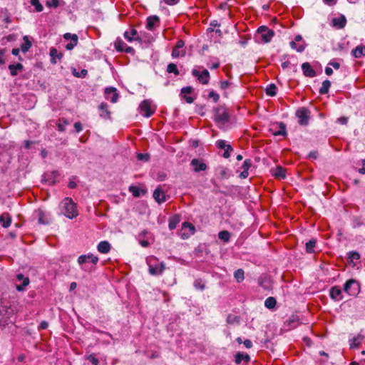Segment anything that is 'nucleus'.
<instances>
[{
    "instance_id": "nucleus-59",
    "label": "nucleus",
    "mask_w": 365,
    "mask_h": 365,
    "mask_svg": "<svg viewBox=\"0 0 365 365\" xmlns=\"http://www.w3.org/2000/svg\"><path fill=\"white\" fill-rule=\"evenodd\" d=\"M48 322H46V321H43L40 323L38 326V329H46L48 327Z\"/></svg>"
},
{
    "instance_id": "nucleus-7",
    "label": "nucleus",
    "mask_w": 365,
    "mask_h": 365,
    "mask_svg": "<svg viewBox=\"0 0 365 365\" xmlns=\"http://www.w3.org/2000/svg\"><path fill=\"white\" fill-rule=\"evenodd\" d=\"M140 113L146 118L150 117L155 112V108L153 107L152 101L150 100L143 101L139 106Z\"/></svg>"
},
{
    "instance_id": "nucleus-13",
    "label": "nucleus",
    "mask_w": 365,
    "mask_h": 365,
    "mask_svg": "<svg viewBox=\"0 0 365 365\" xmlns=\"http://www.w3.org/2000/svg\"><path fill=\"white\" fill-rule=\"evenodd\" d=\"M229 115L226 111L222 109L217 108L215 110L214 120L220 123H225L228 121Z\"/></svg>"
},
{
    "instance_id": "nucleus-1",
    "label": "nucleus",
    "mask_w": 365,
    "mask_h": 365,
    "mask_svg": "<svg viewBox=\"0 0 365 365\" xmlns=\"http://www.w3.org/2000/svg\"><path fill=\"white\" fill-rule=\"evenodd\" d=\"M61 213L69 219H73L78 215L77 205L71 197H65L60 203Z\"/></svg>"
},
{
    "instance_id": "nucleus-35",
    "label": "nucleus",
    "mask_w": 365,
    "mask_h": 365,
    "mask_svg": "<svg viewBox=\"0 0 365 365\" xmlns=\"http://www.w3.org/2000/svg\"><path fill=\"white\" fill-rule=\"evenodd\" d=\"M331 86V82L329 80H325L322 82V85L319 88V93L322 95L327 94L329 92Z\"/></svg>"
},
{
    "instance_id": "nucleus-8",
    "label": "nucleus",
    "mask_w": 365,
    "mask_h": 365,
    "mask_svg": "<svg viewBox=\"0 0 365 365\" xmlns=\"http://www.w3.org/2000/svg\"><path fill=\"white\" fill-rule=\"evenodd\" d=\"M195 232V226L188 222H185L182 225V229L180 232V236L182 239H188L191 235Z\"/></svg>"
},
{
    "instance_id": "nucleus-21",
    "label": "nucleus",
    "mask_w": 365,
    "mask_h": 365,
    "mask_svg": "<svg viewBox=\"0 0 365 365\" xmlns=\"http://www.w3.org/2000/svg\"><path fill=\"white\" fill-rule=\"evenodd\" d=\"M153 197L158 203H162L166 200L165 195L161 187H157L153 192Z\"/></svg>"
},
{
    "instance_id": "nucleus-4",
    "label": "nucleus",
    "mask_w": 365,
    "mask_h": 365,
    "mask_svg": "<svg viewBox=\"0 0 365 365\" xmlns=\"http://www.w3.org/2000/svg\"><path fill=\"white\" fill-rule=\"evenodd\" d=\"M13 314V309L0 302V325L7 324Z\"/></svg>"
},
{
    "instance_id": "nucleus-63",
    "label": "nucleus",
    "mask_w": 365,
    "mask_h": 365,
    "mask_svg": "<svg viewBox=\"0 0 365 365\" xmlns=\"http://www.w3.org/2000/svg\"><path fill=\"white\" fill-rule=\"evenodd\" d=\"M249 175V173L247 170H243L240 174V178H242V179H245L248 177Z\"/></svg>"
},
{
    "instance_id": "nucleus-48",
    "label": "nucleus",
    "mask_w": 365,
    "mask_h": 365,
    "mask_svg": "<svg viewBox=\"0 0 365 365\" xmlns=\"http://www.w3.org/2000/svg\"><path fill=\"white\" fill-rule=\"evenodd\" d=\"M290 46L297 52H302L305 48L302 44L297 46L296 41H294L290 42Z\"/></svg>"
},
{
    "instance_id": "nucleus-54",
    "label": "nucleus",
    "mask_w": 365,
    "mask_h": 365,
    "mask_svg": "<svg viewBox=\"0 0 365 365\" xmlns=\"http://www.w3.org/2000/svg\"><path fill=\"white\" fill-rule=\"evenodd\" d=\"M88 359L94 365H98V359L95 357L93 355H89V356L88 357Z\"/></svg>"
},
{
    "instance_id": "nucleus-28",
    "label": "nucleus",
    "mask_w": 365,
    "mask_h": 365,
    "mask_svg": "<svg viewBox=\"0 0 365 365\" xmlns=\"http://www.w3.org/2000/svg\"><path fill=\"white\" fill-rule=\"evenodd\" d=\"M10 73L12 76H15L18 74V72L22 71L24 69L23 65L20 63L16 64H10L9 66Z\"/></svg>"
},
{
    "instance_id": "nucleus-33",
    "label": "nucleus",
    "mask_w": 365,
    "mask_h": 365,
    "mask_svg": "<svg viewBox=\"0 0 365 365\" xmlns=\"http://www.w3.org/2000/svg\"><path fill=\"white\" fill-rule=\"evenodd\" d=\"M100 115L104 118H109L110 113L108 110V106L105 103H101L98 107Z\"/></svg>"
},
{
    "instance_id": "nucleus-5",
    "label": "nucleus",
    "mask_w": 365,
    "mask_h": 365,
    "mask_svg": "<svg viewBox=\"0 0 365 365\" xmlns=\"http://www.w3.org/2000/svg\"><path fill=\"white\" fill-rule=\"evenodd\" d=\"M344 291L349 296H356L360 291L359 283L354 279H350L344 284Z\"/></svg>"
},
{
    "instance_id": "nucleus-40",
    "label": "nucleus",
    "mask_w": 365,
    "mask_h": 365,
    "mask_svg": "<svg viewBox=\"0 0 365 365\" xmlns=\"http://www.w3.org/2000/svg\"><path fill=\"white\" fill-rule=\"evenodd\" d=\"M348 258L350 263H354L355 261L360 259V255L359 252L355 251L349 252L348 253Z\"/></svg>"
},
{
    "instance_id": "nucleus-32",
    "label": "nucleus",
    "mask_w": 365,
    "mask_h": 365,
    "mask_svg": "<svg viewBox=\"0 0 365 365\" xmlns=\"http://www.w3.org/2000/svg\"><path fill=\"white\" fill-rule=\"evenodd\" d=\"M24 43L21 46V50L23 53H26L32 46V43L27 36L23 38Z\"/></svg>"
},
{
    "instance_id": "nucleus-34",
    "label": "nucleus",
    "mask_w": 365,
    "mask_h": 365,
    "mask_svg": "<svg viewBox=\"0 0 365 365\" xmlns=\"http://www.w3.org/2000/svg\"><path fill=\"white\" fill-rule=\"evenodd\" d=\"M17 279L19 280H23V284L22 285H17L16 289L18 291H23L24 287L29 285V279L28 277H24L23 274H20L17 275Z\"/></svg>"
},
{
    "instance_id": "nucleus-47",
    "label": "nucleus",
    "mask_w": 365,
    "mask_h": 365,
    "mask_svg": "<svg viewBox=\"0 0 365 365\" xmlns=\"http://www.w3.org/2000/svg\"><path fill=\"white\" fill-rule=\"evenodd\" d=\"M194 287L197 289H200L201 291L204 290L205 286V284L202 282V281L200 279H197L195 280Z\"/></svg>"
},
{
    "instance_id": "nucleus-42",
    "label": "nucleus",
    "mask_w": 365,
    "mask_h": 365,
    "mask_svg": "<svg viewBox=\"0 0 365 365\" xmlns=\"http://www.w3.org/2000/svg\"><path fill=\"white\" fill-rule=\"evenodd\" d=\"M218 237L225 242H227L230 238V233L226 230L221 231L218 233Z\"/></svg>"
},
{
    "instance_id": "nucleus-64",
    "label": "nucleus",
    "mask_w": 365,
    "mask_h": 365,
    "mask_svg": "<svg viewBox=\"0 0 365 365\" xmlns=\"http://www.w3.org/2000/svg\"><path fill=\"white\" fill-rule=\"evenodd\" d=\"M123 51L127 53H132L134 51V49L132 47L126 45Z\"/></svg>"
},
{
    "instance_id": "nucleus-60",
    "label": "nucleus",
    "mask_w": 365,
    "mask_h": 365,
    "mask_svg": "<svg viewBox=\"0 0 365 365\" xmlns=\"http://www.w3.org/2000/svg\"><path fill=\"white\" fill-rule=\"evenodd\" d=\"M75 34H71L70 33H66L63 35V38L66 39V40H70L71 41V40L73 39V36H74Z\"/></svg>"
},
{
    "instance_id": "nucleus-22",
    "label": "nucleus",
    "mask_w": 365,
    "mask_h": 365,
    "mask_svg": "<svg viewBox=\"0 0 365 365\" xmlns=\"http://www.w3.org/2000/svg\"><path fill=\"white\" fill-rule=\"evenodd\" d=\"M351 55L355 58H360L365 56V46L359 45L351 51Z\"/></svg>"
},
{
    "instance_id": "nucleus-23",
    "label": "nucleus",
    "mask_w": 365,
    "mask_h": 365,
    "mask_svg": "<svg viewBox=\"0 0 365 365\" xmlns=\"http://www.w3.org/2000/svg\"><path fill=\"white\" fill-rule=\"evenodd\" d=\"M250 361V356L247 354L237 352L235 356V361L237 364H241L242 361L248 363Z\"/></svg>"
},
{
    "instance_id": "nucleus-29",
    "label": "nucleus",
    "mask_w": 365,
    "mask_h": 365,
    "mask_svg": "<svg viewBox=\"0 0 365 365\" xmlns=\"http://www.w3.org/2000/svg\"><path fill=\"white\" fill-rule=\"evenodd\" d=\"M0 223L1 225L7 228L11 225V217L8 213H4L0 216Z\"/></svg>"
},
{
    "instance_id": "nucleus-39",
    "label": "nucleus",
    "mask_w": 365,
    "mask_h": 365,
    "mask_svg": "<svg viewBox=\"0 0 365 365\" xmlns=\"http://www.w3.org/2000/svg\"><path fill=\"white\" fill-rule=\"evenodd\" d=\"M266 94L269 96H274L277 94V86L274 83L269 84L266 88Z\"/></svg>"
},
{
    "instance_id": "nucleus-2",
    "label": "nucleus",
    "mask_w": 365,
    "mask_h": 365,
    "mask_svg": "<svg viewBox=\"0 0 365 365\" xmlns=\"http://www.w3.org/2000/svg\"><path fill=\"white\" fill-rule=\"evenodd\" d=\"M146 262L148 266V271L151 275H160L165 269V264L163 262L154 256H149L146 258Z\"/></svg>"
},
{
    "instance_id": "nucleus-27",
    "label": "nucleus",
    "mask_w": 365,
    "mask_h": 365,
    "mask_svg": "<svg viewBox=\"0 0 365 365\" xmlns=\"http://www.w3.org/2000/svg\"><path fill=\"white\" fill-rule=\"evenodd\" d=\"M363 340V336L361 334H357L349 339V345L351 349L358 347Z\"/></svg>"
},
{
    "instance_id": "nucleus-41",
    "label": "nucleus",
    "mask_w": 365,
    "mask_h": 365,
    "mask_svg": "<svg viewBox=\"0 0 365 365\" xmlns=\"http://www.w3.org/2000/svg\"><path fill=\"white\" fill-rule=\"evenodd\" d=\"M316 240L312 239L306 243V251L307 253H313L314 252V248L316 245Z\"/></svg>"
},
{
    "instance_id": "nucleus-26",
    "label": "nucleus",
    "mask_w": 365,
    "mask_h": 365,
    "mask_svg": "<svg viewBox=\"0 0 365 365\" xmlns=\"http://www.w3.org/2000/svg\"><path fill=\"white\" fill-rule=\"evenodd\" d=\"M124 37L130 42L139 39L138 31L135 29L125 31Z\"/></svg>"
},
{
    "instance_id": "nucleus-37",
    "label": "nucleus",
    "mask_w": 365,
    "mask_h": 365,
    "mask_svg": "<svg viewBox=\"0 0 365 365\" xmlns=\"http://www.w3.org/2000/svg\"><path fill=\"white\" fill-rule=\"evenodd\" d=\"M234 277L237 282H242L245 279V272L242 269H237L234 273Z\"/></svg>"
},
{
    "instance_id": "nucleus-57",
    "label": "nucleus",
    "mask_w": 365,
    "mask_h": 365,
    "mask_svg": "<svg viewBox=\"0 0 365 365\" xmlns=\"http://www.w3.org/2000/svg\"><path fill=\"white\" fill-rule=\"evenodd\" d=\"M50 54H51V56L52 58V62L53 63H56V61H53V59L54 58V57L56 56H57L58 58H60V56H58V51L56 48H52L50 51Z\"/></svg>"
},
{
    "instance_id": "nucleus-17",
    "label": "nucleus",
    "mask_w": 365,
    "mask_h": 365,
    "mask_svg": "<svg viewBox=\"0 0 365 365\" xmlns=\"http://www.w3.org/2000/svg\"><path fill=\"white\" fill-rule=\"evenodd\" d=\"M190 165L193 168V170L196 173L204 171L207 169V165L202 160L194 158L191 160Z\"/></svg>"
},
{
    "instance_id": "nucleus-44",
    "label": "nucleus",
    "mask_w": 365,
    "mask_h": 365,
    "mask_svg": "<svg viewBox=\"0 0 365 365\" xmlns=\"http://www.w3.org/2000/svg\"><path fill=\"white\" fill-rule=\"evenodd\" d=\"M30 3L33 6L35 7V11L36 12H41L43 11V6L39 0H31Z\"/></svg>"
},
{
    "instance_id": "nucleus-12",
    "label": "nucleus",
    "mask_w": 365,
    "mask_h": 365,
    "mask_svg": "<svg viewBox=\"0 0 365 365\" xmlns=\"http://www.w3.org/2000/svg\"><path fill=\"white\" fill-rule=\"evenodd\" d=\"M216 146L221 150H224L225 152L222 156L225 158H228L230 156V153L233 150L232 147L227 144L225 140H218L216 141Z\"/></svg>"
},
{
    "instance_id": "nucleus-52",
    "label": "nucleus",
    "mask_w": 365,
    "mask_h": 365,
    "mask_svg": "<svg viewBox=\"0 0 365 365\" xmlns=\"http://www.w3.org/2000/svg\"><path fill=\"white\" fill-rule=\"evenodd\" d=\"M251 166H252V160L250 159H246L242 165V169L243 170L248 171Z\"/></svg>"
},
{
    "instance_id": "nucleus-24",
    "label": "nucleus",
    "mask_w": 365,
    "mask_h": 365,
    "mask_svg": "<svg viewBox=\"0 0 365 365\" xmlns=\"http://www.w3.org/2000/svg\"><path fill=\"white\" fill-rule=\"evenodd\" d=\"M110 244L108 241H101L97 246V250L102 254H107L110 250Z\"/></svg>"
},
{
    "instance_id": "nucleus-9",
    "label": "nucleus",
    "mask_w": 365,
    "mask_h": 365,
    "mask_svg": "<svg viewBox=\"0 0 365 365\" xmlns=\"http://www.w3.org/2000/svg\"><path fill=\"white\" fill-rule=\"evenodd\" d=\"M310 112L306 108H301L296 112V116L298 118V123L301 125H307L309 123Z\"/></svg>"
},
{
    "instance_id": "nucleus-10",
    "label": "nucleus",
    "mask_w": 365,
    "mask_h": 365,
    "mask_svg": "<svg viewBox=\"0 0 365 365\" xmlns=\"http://www.w3.org/2000/svg\"><path fill=\"white\" fill-rule=\"evenodd\" d=\"M192 74L193 76L196 77L198 81L202 84H207L210 81V73L206 69H204L202 71L193 69L192 71Z\"/></svg>"
},
{
    "instance_id": "nucleus-16",
    "label": "nucleus",
    "mask_w": 365,
    "mask_h": 365,
    "mask_svg": "<svg viewBox=\"0 0 365 365\" xmlns=\"http://www.w3.org/2000/svg\"><path fill=\"white\" fill-rule=\"evenodd\" d=\"M330 298L334 301L339 302L344 298L342 291L338 286H334L329 291Z\"/></svg>"
},
{
    "instance_id": "nucleus-61",
    "label": "nucleus",
    "mask_w": 365,
    "mask_h": 365,
    "mask_svg": "<svg viewBox=\"0 0 365 365\" xmlns=\"http://www.w3.org/2000/svg\"><path fill=\"white\" fill-rule=\"evenodd\" d=\"M138 160H148V155L147 154L139 153L138 155Z\"/></svg>"
},
{
    "instance_id": "nucleus-51",
    "label": "nucleus",
    "mask_w": 365,
    "mask_h": 365,
    "mask_svg": "<svg viewBox=\"0 0 365 365\" xmlns=\"http://www.w3.org/2000/svg\"><path fill=\"white\" fill-rule=\"evenodd\" d=\"M208 98L212 99L213 102L217 103L220 99V96L215 91H212L209 93Z\"/></svg>"
},
{
    "instance_id": "nucleus-46",
    "label": "nucleus",
    "mask_w": 365,
    "mask_h": 365,
    "mask_svg": "<svg viewBox=\"0 0 365 365\" xmlns=\"http://www.w3.org/2000/svg\"><path fill=\"white\" fill-rule=\"evenodd\" d=\"M77 43H78V36L74 35L73 39L71 40V41H70V43L66 44V48L67 50H72L77 45Z\"/></svg>"
},
{
    "instance_id": "nucleus-31",
    "label": "nucleus",
    "mask_w": 365,
    "mask_h": 365,
    "mask_svg": "<svg viewBox=\"0 0 365 365\" xmlns=\"http://www.w3.org/2000/svg\"><path fill=\"white\" fill-rule=\"evenodd\" d=\"M180 221V216L175 215L169 218L168 221V227L170 230H173L176 228L177 225Z\"/></svg>"
},
{
    "instance_id": "nucleus-45",
    "label": "nucleus",
    "mask_w": 365,
    "mask_h": 365,
    "mask_svg": "<svg viewBox=\"0 0 365 365\" xmlns=\"http://www.w3.org/2000/svg\"><path fill=\"white\" fill-rule=\"evenodd\" d=\"M167 71L170 73H174L175 76L179 75V71L175 63H169L167 67Z\"/></svg>"
},
{
    "instance_id": "nucleus-38",
    "label": "nucleus",
    "mask_w": 365,
    "mask_h": 365,
    "mask_svg": "<svg viewBox=\"0 0 365 365\" xmlns=\"http://www.w3.org/2000/svg\"><path fill=\"white\" fill-rule=\"evenodd\" d=\"M277 304V301L275 298L272 297H269L267 298L264 301V306L268 309H273L275 307Z\"/></svg>"
},
{
    "instance_id": "nucleus-36",
    "label": "nucleus",
    "mask_w": 365,
    "mask_h": 365,
    "mask_svg": "<svg viewBox=\"0 0 365 365\" xmlns=\"http://www.w3.org/2000/svg\"><path fill=\"white\" fill-rule=\"evenodd\" d=\"M126 43L120 38H117L114 43L115 48L119 52H123Z\"/></svg>"
},
{
    "instance_id": "nucleus-20",
    "label": "nucleus",
    "mask_w": 365,
    "mask_h": 365,
    "mask_svg": "<svg viewBox=\"0 0 365 365\" xmlns=\"http://www.w3.org/2000/svg\"><path fill=\"white\" fill-rule=\"evenodd\" d=\"M192 91L193 88L191 86L184 87L181 89V94L182 95V98L187 103H192L194 101V98L188 96V94L191 93Z\"/></svg>"
},
{
    "instance_id": "nucleus-49",
    "label": "nucleus",
    "mask_w": 365,
    "mask_h": 365,
    "mask_svg": "<svg viewBox=\"0 0 365 365\" xmlns=\"http://www.w3.org/2000/svg\"><path fill=\"white\" fill-rule=\"evenodd\" d=\"M129 191L132 192L134 197H139L140 195V190L136 186L131 185L129 187Z\"/></svg>"
},
{
    "instance_id": "nucleus-19",
    "label": "nucleus",
    "mask_w": 365,
    "mask_h": 365,
    "mask_svg": "<svg viewBox=\"0 0 365 365\" xmlns=\"http://www.w3.org/2000/svg\"><path fill=\"white\" fill-rule=\"evenodd\" d=\"M302 70L304 76H306L307 77L312 78L316 76L315 71L312 68L311 65L307 62L302 63Z\"/></svg>"
},
{
    "instance_id": "nucleus-15",
    "label": "nucleus",
    "mask_w": 365,
    "mask_h": 365,
    "mask_svg": "<svg viewBox=\"0 0 365 365\" xmlns=\"http://www.w3.org/2000/svg\"><path fill=\"white\" fill-rule=\"evenodd\" d=\"M105 97L111 103H116L118 98L117 90L113 87L106 88L105 89Z\"/></svg>"
},
{
    "instance_id": "nucleus-43",
    "label": "nucleus",
    "mask_w": 365,
    "mask_h": 365,
    "mask_svg": "<svg viewBox=\"0 0 365 365\" xmlns=\"http://www.w3.org/2000/svg\"><path fill=\"white\" fill-rule=\"evenodd\" d=\"M230 85H231V83L230 81H222L220 83V88L222 91H226L230 87ZM223 96L225 98H227L228 97V93L226 91H225Z\"/></svg>"
},
{
    "instance_id": "nucleus-53",
    "label": "nucleus",
    "mask_w": 365,
    "mask_h": 365,
    "mask_svg": "<svg viewBox=\"0 0 365 365\" xmlns=\"http://www.w3.org/2000/svg\"><path fill=\"white\" fill-rule=\"evenodd\" d=\"M48 7L56 8L59 6V0H50L46 2Z\"/></svg>"
},
{
    "instance_id": "nucleus-6",
    "label": "nucleus",
    "mask_w": 365,
    "mask_h": 365,
    "mask_svg": "<svg viewBox=\"0 0 365 365\" xmlns=\"http://www.w3.org/2000/svg\"><path fill=\"white\" fill-rule=\"evenodd\" d=\"M98 262V257L97 256L93 255L91 253H88L87 255H83L78 257V263L81 265V269L83 270L87 271L88 269L86 267V264L88 262H91L93 264L96 265Z\"/></svg>"
},
{
    "instance_id": "nucleus-56",
    "label": "nucleus",
    "mask_w": 365,
    "mask_h": 365,
    "mask_svg": "<svg viewBox=\"0 0 365 365\" xmlns=\"http://www.w3.org/2000/svg\"><path fill=\"white\" fill-rule=\"evenodd\" d=\"M329 65L331 66L335 69H339L340 68V63L335 61H329Z\"/></svg>"
},
{
    "instance_id": "nucleus-30",
    "label": "nucleus",
    "mask_w": 365,
    "mask_h": 365,
    "mask_svg": "<svg viewBox=\"0 0 365 365\" xmlns=\"http://www.w3.org/2000/svg\"><path fill=\"white\" fill-rule=\"evenodd\" d=\"M272 175L278 179H284L286 177V170L282 167L278 166L272 170Z\"/></svg>"
},
{
    "instance_id": "nucleus-11",
    "label": "nucleus",
    "mask_w": 365,
    "mask_h": 365,
    "mask_svg": "<svg viewBox=\"0 0 365 365\" xmlns=\"http://www.w3.org/2000/svg\"><path fill=\"white\" fill-rule=\"evenodd\" d=\"M34 216L38 220V222L41 225H48L51 222L48 213L42 210H37L34 212Z\"/></svg>"
},
{
    "instance_id": "nucleus-25",
    "label": "nucleus",
    "mask_w": 365,
    "mask_h": 365,
    "mask_svg": "<svg viewBox=\"0 0 365 365\" xmlns=\"http://www.w3.org/2000/svg\"><path fill=\"white\" fill-rule=\"evenodd\" d=\"M333 26L337 29H343L346 23V19L344 16L341 15L339 17L334 18L332 20Z\"/></svg>"
},
{
    "instance_id": "nucleus-3",
    "label": "nucleus",
    "mask_w": 365,
    "mask_h": 365,
    "mask_svg": "<svg viewBox=\"0 0 365 365\" xmlns=\"http://www.w3.org/2000/svg\"><path fill=\"white\" fill-rule=\"evenodd\" d=\"M256 38L260 43H269L274 35V32L265 26L258 28Z\"/></svg>"
},
{
    "instance_id": "nucleus-58",
    "label": "nucleus",
    "mask_w": 365,
    "mask_h": 365,
    "mask_svg": "<svg viewBox=\"0 0 365 365\" xmlns=\"http://www.w3.org/2000/svg\"><path fill=\"white\" fill-rule=\"evenodd\" d=\"M243 344H244L246 348H247V349H250V348H252V341H251V340H250V339H246V340H245V341H244V342H243Z\"/></svg>"
},
{
    "instance_id": "nucleus-50",
    "label": "nucleus",
    "mask_w": 365,
    "mask_h": 365,
    "mask_svg": "<svg viewBox=\"0 0 365 365\" xmlns=\"http://www.w3.org/2000/svg\"><path fill=\"white\" fill-rule=\"evenodd\" d=\"M286 126L284 123H280L279 130L274 133L275 135H286Z\"/></svg>"
},
{
    "instance_id": "nucleus-14",
    "label": "nucleus",
    "mask_w": 365,
    "mask_h": 365,
    "mask_svg": "<svg viewBox=\"0 0 365 365\" xmlns=\"http://www.w3.org/2000/svg\"><path fill=\"white\" fill-rule=\"evenodd\" d=\"M185 43L182 40L178 41L175 48L173 50L172 56L173 58L184 56L185 55V51L183 49Z\"/></svg>"
},
{
    "instance_id": "nucleus-62",
    "label": "nucleus",
    "mask_w": 365,
    "mask_h": 365,
    "mask_svg": "<svg viewBox=\"0 0 365 365\" xmlns=\"http://www.w3.org/2000/svg\"><path fill=\"white\" fill-rule=\"evenodd\" d=\"M4 50L0 49V64H4Z\"/></svg>"
},
{
    "instance_id": "nucleus-18",
    "label": "nucleus",
    "mask_w": 365,
    "mask_h": 365,
    "mask_svg": "<svg viewBox=\"0 0 365 365\" xmlns=\"http://www.w3.org/2000/svg\"><path fill=\"white\" fill-rule=\"evenodd\" d=\"M160 24V19L158 16H150L147 19L146 28L147 29L152 31L156 26H158Z\"/></svg>"
},
{
    "instance_id": "nucleus-55",
    "label": "nucleus",
    "mask_w": 365,
    "mask_h": 365,
    "mask_svg": "<svg viewBox=\"0 0 365 365\" xmlns=\"http://www.w3.org/2000/svg\"><path fill=\"white\" fill-rule=\"evenodd\" d=\"M74 128L76 133H80L83 130L81 123L80 122L75 123Z\"/></svg>"
}]
</instances>
